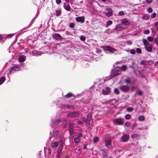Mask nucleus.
I'll return each mask as SVG.
<instances>
[{"label":"nucleus","instance_id":"obj_1","mask_svg":"<svg viewBox=\"0 0 158 158\" xmlns=\"http://www.w3.org/2000/svg\"><path fill=\"white\" fill-rule=\"evenodd\" d=\"M103 49L104 51L107 53H112L115 54H118L119 53V51L109 46H104L103 47Z\"/></svg>","mask_w":158,"mask_h":158},{"label":"nucleus","instance_id":"obj_2","mask_svg":"<svg viewBox=\"0 0 158 158\" xmlns=\"http://www.w3.org/2000/svg\"><path fill=\"white\" fill-rule=\"evenodd\" d=\"M61 119L57 118V117H52L51 119V122L50 124V126L53 128L57 126L61 122Z\"/></svg>","mask_w":158,"mask_h":158},{"label":"nucleus","instance_id":"obj_3","mask_svg":"<svg viewBox=\"0 0 158 158\" xmlns=\"http://www.w3.org/2000/svg\"><path fill=\"white\" fill-rule=\"evenodd\" d=\"M104 141L106 146L111 145L112 139L109 135L106 134L105 135Z\"/></svg>","mask_w":158,"mask_h":158},{"label":"nucleus","instance_id":"obj_4","mask_svg":"<svg viewBox=\"0 0 158 158\" xmlns=\"http://www.w3.org/2000/svg\"><path fill=\"white\" fill-rule=\"evenodd\" d=\"M20 69V66L18 64H15L11 68V70L7 73V76H8L9 74H12L14 73L15 72L18 71Z\"/></svg>","mask_w":158,"mask_h":158},{"label":"nucleus","instance_id":"obj_5","mask_svg":"<svg viewBox=\"0 0 158 158\" xmlns=\"http://www.w3.org/2000/svg\"><path fill=\"white\" fill-rule=\"evenodd\" d=\"M20 69V66L18 64H15L11 68V70L7 73V76H8L9 74H12L14 73L15 72L18 71Z\"/></svg>","mask_w":158,"mask_h":158},{"label":"nucleus","instance_id":"obj_6","mask_svg":"<svg viewBox=\"0 0 158 158\" xmlns=\"http://www.w3.org/2000/svg\"><path fill=\"white\" fill-rule=\"evenodd\" d=\"M79 113L78 111L68 112L66 114L67 116L76 118L78 117Z\"/></svg>","mask_w":158,"mask_h":158},{"label":"nucleus","instance_id":"obj_7","mask_svg":"<svg viewBox=\"0 0 158 158\" xmlns=\"http://www.w3.org/2000/svg\"><path fill=\"white\" fill-rule=\"evenodd\" d=\"M113 123L115 125H121L123 124L124 121L121 118H118L113 120Z\"/></svg>","mask_w":158,"mask_h":158},{"label":"nucleus","instance_id":"obj_8","mask_svg":"<svg viewBox=\"0 0 158 158\" xmlns=\"http://www.w3.org/2000/svg\"><path fill=\"white\" fill-rule=\"evenodd\" d=\"M68 128L69 133L70 134H72L74 131V124L73 122H69L68 125Z\"/></svg>","mask_w":158,"mask_h":158},{"label":"nucleus","instance_id":"obj_9","mask_svg":"<svg viewBox=\"0 0 158 158\" xmlns=\"http://www.w3.org/2000/svg\"><path fill=\"white\" fill-rule=\"evenodd\" d=\"M119 89L124 93H127L129 89V87L127 85H122L119 87Z\"/></svg>","mask_w":158,"mask_h":158},{"label":"nucleus","instance_id":"obj_10","mask_svg":"<svg viewBox=\"0 0 158 158\" xmlns=\"http://www.w3.org/2000/svg\"><path fill=\"white\" fill-rule=\"evenodd\" d=\"M92 117V114L91 113H89L87 115V119L85 121L86 126H88L90 124V121Z\"/></svg>","mask_w":158,"mask_h":158},{"label":"nucleus","instance_id":"obj_11","mask_svg":"<svg viewBox=\"0 0 158 158\" xmlns=\"http://www.w3.org/2000/svg\"><path fill=\"white\" fill-rule=\"evenodd\" d=\"M105 14L106 15L107 17H110L113 14L112 10L109 8H107L105 12Z\"/></svg>","mask_w":158,"mask_h":158},{"label":"nucleus","instance_id":"obj_12","mask_svg":"<svg viewBox=\"0 0 158 158\" xmlns=\"http://www.w3.org/2000/svg\"><path fill=\"white\" fill-rule=\"evenodd\" d=\"M59 107L61 109H70L71 107V106L68 104H62L59 106Z\"/></svg>","mask_w":158,"mask_h":158},{"label":"nucleus","instance_id":"obj_13","mask_svg":"<svg viewBox=\"0 0 158 158\" xmlns=\"http://www.w3.org/2000/svg\"><path fill=\"white\" fill-rule=\"evenodd\" d=\"M75 19L76 21L82 23L85 22V17L83 16L77 17Z\"/></svg>","mask_w":158,"mask_h":158},{"label":"nucleus","instance_id":"obj_14","mask_svg":"<svg viewBox=\"0 0 158 158\" xmlns=\"http://www.w3.org/2000/svg\"><path fill=\"white\" fill-rule=\"evenodd\" d=\"M110 92V89L108 87H106L102 90V93L104 95H107Z\"/></svg>","mask_w":158,"mask_h":158},{"label":"nucleus","instance_id":"obj_15","mask_svg":"<svg viewBox=\"0 0 158 158\" xmlns=\"http://www.w3.org/2000/svg\"><path fill=\"white\" fill-rule=\"evenodd\" d=\"M112 74H113L114 76H116L120 73V70L116 68L112 70Z\"/></svg>","mask_w":158,"mask_h":158},{"label":"nucleus","instance_id":"obj_16","mask_svg":"<svg viewBox=\"0 0 158 158\" xmlns=\"http://www.w3.org/2000/svg\"><path fill=\"white\" fill-rule=\"evenodd\" d=\"M129 139V136L127 135H124L121 137L122 140L123 142H126Z\"/></svg>","mask_w":158,"mask_h":158},{"label":"nucleus","instance_id":"obj_17","mask_svg":"<svg viewBox=\"0 0 158 158\" xmlns=\"http://www.w3.org/2000/svg\"><path fill=\"white\" fill-rule=\"evenodd\" d=\"M124 28L123 25V24H119L116 26L115 28V30L117 31H120Z\"/></svg>","mask_w":158,"mask_h":158},{"label":"nucleus","instance_id":"obj_18","mask_svg":"<svg viewBox=\"0 0 158 158\" xmlns=\"http://www.w3.org/2000/svg\"><path fill=\"white\" fill-rule=\"evenodd\" d=\"M53 37L57 40H60L62 38L61 36L58 33L54 34L53 35Z\"/></svg>","mask_w":158,"mask_h":158},{"label":"nucleus","instance_id":"obj_19","mask_svg":"<svg viewBox=\"0 0 158 158\" xmlns=\"http://www.w3.org/2000/svg\"><path fill=\"white\" fill-rule=\"evenodd\" d=\"M42 53L41 52L36 50H33L32 52V54L35 56H40Z\"/></svg>","mask_w":158,"mask_h":158},{"label":"nucleus","instance_id":"obj_20","mask_svg":"<svg viewBox=\"0 0 158 158\" xmlns=\"http://www.w3.org/2000/svg\"><path fill=\"white\" fill-rule=\"evenodd\" d=\"M102 158H105L107 156V154H108L107 152L104 149L102 150Z\"/></svg>","mask_w":158,"mask_h":158},{"label":"nucleus","instance_id":"obj_21","mask_svg":"<svg viewBox=\"0 0 158 158\" xmlns=\"http://www.w3.org/2000/svg\"><path fill=\"white\" fill-rule=\"evenodd\" d=\"M122 23L125 25L128 26L130 25V23L126 19H123L122 20Z\"/></svg>","mask_w":158,"mask_h":158},{"label":"nucleus","instance_id":"obj_22","mask_svg":"<svg viewBox=\"0 0 158 158\" xmlns=\"http://www.w3.org/2000/svg\"><path fill=\"white\" fill-rule=\"evenodd\" d=\"M72 97H73V98H72V99L74 100V99L75 98V97L74 95L71 93H69L67 94L65 96V97L66 98H69Z\"/></svg>","mask_w":158,"mask_h":158},{"label":"nucleus","instance_id":"obj_23","mask_svg":"<svg viewBox=\"0 0 158 158\" xmlns=\"http://www.w3.org/2000/svg\"><path fill=\"white\" fill-rule=\"evenodd\" d=\"M62 149L58 151L56 153V158H61V156L62 154Z\"/></svg>","mask_w":158,"mask_h":158},{"label":"nucleus","instance_id":"obj_24","mask_svg":"<svg viewBox=\"0 0 158 158\" xmlns=\"http://www.w3.org/2000/svg\"><path fill=\"white\" fill-rule=\"evenodd\" d=\"M152 45L149 46L148 45H146L145 46V49L148 52H150L152 51Z\"/></svg>","mask_w":158,"mask_h":158},{"label":"nucleus","instance_id":"obj_25","mask_svg":"<svg viewBox=\"0 0 158 158\" xmlns=\"http://www.w3.org/2000/svg\"><path fill=\"white\" fill-rule=\"evenodd\" d=\"M25 56H24L22 55L19 57V62H23L25 61Z\"/></svg>","mask_w":158,"mask_h":158},{"label":"nucleus","instance_id":"obj_26","mask_svg":"<svg viewBox=\"0 0 158 158\" xmlns=\"http://www.w3.org/2000/svg\"><path fill=\"white\" fill-rule=\"evenodd\" d=\"M59 131L58 130H53L52 133V135L54 137H56V136L59 134Z\"/></svg>","mask_w":158,"mask_h":158},{"label":"nucleus","instance_id":"obj_27","mask_svg":"<svg viewBox=\"0 0 158 158\" xmlns=\"http://www.w3.org/2000/svg\"><path fill=\"white\" fill-rule=\"evenodd\" d=\"M59 144V141H56L53 142L51 144L52 147L55 148L57 147L58 145Z\"/></svg>","mask_w":158,"mask_h":158},{"label":"nucleus","instance_id":"obj_28","mask_svg":"<svg viewBox=\"0 0 158 158\" xmlns=\"http://www.w3.org/2000/svg\"><path fill=\"white\" fill-rule=\"evenodd\" d=\"M125 82L127 84H131V81L129 77H127L125 80Z\"/></svg>","mask_w":158,"mask_h":158},{"label":"nucleus","instance_id":"obj_29","mask_svg":"<svg viewBox=\"0 0 158 158\" xmlns=\"http://www.w3.org/2000/svg\"><path fill=\"white\" fill-rule=\"evenodd\" d=\"M64 8L67 11H70L71 10L70 7L69 5H65V4H64Z\"/></svg>","mask_w":158,"mask_h":158},{"label":"nucleus","instance_id":"obj_30","mask_svg":"<svg viewBox=\"0 0 158 158\" xmlns=\"http://www.w3.org/2000/svg\"><path fill=\"white\" fill-rule=\"evenodd\" d=\"M74 141L76 143H79L80 141V139L78 137H75L74 138Z\"/></svg>","mask_w":158,"mask_h":158},{"label":"nucleus","instance_id":"obj_31","mask_svg":"<svg viewBox=\"0 0 158 158\" xmlns=\"http://www.w3.org/2000/svg\"><path fill=\"white\" fill-rule=\"evenodd\" d=\"M145 119V117L143 115L139 116V117L138 120L139 121H143Z\"/></svg>","mask_w":158,"mask_h":158},{"label":"nucleus","instance_id":"obj_32","mask_svg":"<svg viewBox=\"0 0 158 158\" xmlns=\"http://www.w3.org/2000/svg\"><path fill=\"white\" fill-rule=\"evenodd\" d=\"M143 44L145 45V46L146 45H148V44L149 43L146 39H143Z\"/></svg>","mask_w":158,"mask_h":158},{"label":"nucleus","instance_id":"obj_33","mask_svg":"<svg viewBox=\"0 0 158 158\" xmlns=\"http://www.w3.org/2000/svg\"><path fill=\"white\" fill-rule=\"evenodd\" d=\"M61 13V11L60 10H56V11L55 15L57 16H58L60 15Z\"/></svg>","mask_w":158,"mask_h":158},{"label":"nucleus","instance_id":"obj_34","mask_svg":"<svg viewBox=\"0 0 158 158\" xmlns=\"http://www.w3.org/2000/svg\"><path fill=\"white\" fill-rule=\"evenodd\" d=\"M5 78L4 77H2L0 79V85L2 84L4 81Z\"/></svg>","mask_w":158,"mask_h":158},{"label":"nucleus","instance_id":"obj_35","mask_svg":"<svg viewBox=\"0 0 158 158\" xmlns=\"http://www.w3.org/2000/svg\"><path fill=\"white\" fill-rule=\"evenodd\" d=\"M112 21L111 20H108L106 23V27H107L109 26L112 24Z\"/></svg>","mask_w":158,"mask_h":158},{"label":"nucleus","instance_id":"obj_36","mask_svg":"<svg viewBox=\"0 0 158 158\" xmlns=\"http://www.w3.org/2000/svg\"><path fill=\"white\" fill-rule=\"evenodd\" d=\"M99 138L98 137H94L93 139L94 143H96L99 141Z\"/></svg>","mask_w":158,"mask_h":158},{"label":"nucleus","instance_id":"obj_37","mask_svg":"<svg viewBox=\"0 0 158 158\" xmlns=\"http://www.w3.org/2000/svg\"><path fill=\"white\" fill-rule=\"evenodd\" d=\"M114 93L117 95H118L120 93L118 89L117 88H115L114 89Z\"/></svg>","mask_w":158,"mask_h":158},{"label":"nucleus","instance_id":"obj_38","mask_svg":"<svg viewBox=\"0 0 158 158\" xmlns=\"http://www.w3.org/2000/svg\"><path fill=\"white\" fill-rule=\"evenodd\" d=\"M127 69V67L126 65H123L121 67L120 69L123 71H125Z\"/></svg>","mask_w":158,"mask_h":158},{"label":"nucleus","instance_id":"obj_39","mask_svg":"<svg viewBox=\"0 0 158 158\" xmlns=\"http://www.w3.org/2000/svg\"><path fill=\"white\" fill-rule=\"evenodd\" d=\"M125 119L128 120L131 118V116L130 114H127L125 115Z\"/></svg>","mask_w":158,"mask_h":158},{"label":"nucleus","instance_id":"obj_40","mask_svg":"<svg viewBox=\"0 0 158 158\" xmlns=\"http://www.w3.org/2000/svg\"><path fill=\"white\" fill-rule=\"evenodd\" d=\"M127 111L128 112L132 111L133 110V108L131 107H129L127 108Z\"/></svg>","mask_w":158,"mask_h":158},{"label":"nucleus","instance_id":"obj_41","mask_svg":"<svg viewBox=\"0 0 158 158\" xmlns=\"http://www.w3.org/2000/svg\"><path fill=\"white\" fill-rule=\"evenodd\" d=\"M136 52L137 53L140 54L142 52V50L140 48H137L136 49Z\"/></svg>","mask_w":158,"mask_h":158},{"label":"nucleus","instance_id":"obj_42","mask_svg":"<svg viewBox=\"0 0 158 158\" xmlns=\"http://www.w3.org/2000/svg\"><path fill=\"white\" fill-rule=\"evenodd\" d=\"M130 124H131L129 122H127L124 124V127H129L130 126Z\"/></svg>","mask_w":158,"mask_h":158},{"label":"nucleus","instance_id":"obj_43","mask_svg":"<svg viewBox=\"0 0 158 158\" xmlns=\"http://www.w3.org/2000/svg\"><path fill=\"white\" fill-rule=\"evenodd\" d=\"M80 39L81 40L84 41L85 40V36L81 35L80 37Z\"/></svg>","mask_w":158,"mask_h":158},{"label":"nucleus","instance_id":"obj_44","mask_svg":"<svg viewBox=\"0 0 158 158\" xmlns=\"http://www.w3.org/2000/svg\"><path fill=\"white\" fill-rule=\"evenodd\" d=\"M69 27L72 28H73L74 27V24L73 23H69Z\"/></svg>","mask_w":158,"mask_h":158},{"label":"nucleus","instance_id":"obj_45","mask_svg":"<svg viewBox=\"0 0 158 158\" xmlns=\"http://www.w3.org/2000/svg\"><path fill=\"white\" fill-rule=\"evenodd\" d=\"M124 15V13L123 11H121L119 12L118 13V15L120 16H121Z\"/></svg>","mask_w":158,"mask_h":158},{"label":"nucleus","instance_id":"obj_46","mask_svg":"<svg viewBox=\"0 0 158 158\" xmlns=\"http://www.w3.org/2000/svg\"><path fill=\"white\" fill-rule=\"evenodd\" d=\"M137 93L139 96H142L143 94V92L140 90H138Z\"/></svg>","mask_w":158,"mask_h":158},{"label":"nucleus","instance_id":"obj_47","mask_svg":"<svg viewBox=\"0 0 158 158\" xmlns=\"http://www.w3.org/2000/svg\"><path fill=\"white\" fill-rule=\"evenodd\" d=\"M130 53L132 54H134L135 53V49H132L130 51Z\"/></svg>","mask_w":158,"mask_h":158},{"label":"nucleus","instance_id":"obj_48","mask_svg":"<svg viewBox=\"0 0 158 158\" xmlns=\"http://www.w3.org/2000/svg\"><path fill=\"white\" fill-rule=\"evenodd\" d=\"M156 14L155 13H154L153 14H152L151 15V17L153 19L156 16Z\"/></svg>","mask_w":158,"mask_h":158},{"label":"nucleus","instance_id":"obj_49","mask_svg":"<svg viewBox=\"0 0 158 158\" xmlns=\"http://www.w3.org/2000/svg\"><path fill=\"white\" fill-rule=\"evenodd\" d=\"M84 122V120H83V122L81 121L80 120H79L77 121V123L79 125H82L83 124Z\"/></svg>","mask_w":158,"mask_h":158},{"label":"nucleus","instance_id":"obj_50","mask_svg":"<svg viewBox=\"0 0 158 158\" xmlns=\"http://www.w3.org/2000/svg\"><path fill=\"white\" fill-rule=\"evenodd\" d=\"M148 40L150 42H152L153 40V39L152 37L148 36Z\"/></svg>","mask_w":158,"mask_h":158},{"label":"nucleus","instance_id":"obj_51","mask_svg":"<svg viewBox=\"0 0 158 158\" xmlns=\"http://www.w3.org/2000/svg\"><path fill=\"white\" fill-rule=\"evenodd\" d=\"M148 11L149 13H151L152 12V9L151 8L149 7L148 9Z\"/></svg>","mask_w":158,"mask_h":158},{"label":"nucleus","instance_id":"obj_52","mask_svg":"<svg viewBox=\"0 0 158 158\" xmlns=\"http://www.w3.org/2000/svg\"><path fill=\"white\" fill-rule=\"evenodd\" d=\"M149 33V31L148 30H145L144 31V33L145 34H148Z\"/></svg>","mask_w":158,"mask_h":158},{"label":"nucleus","instance_id":"obj_53","mask_svg":"<svg viewBox=\"0 0 158 158\" xmlns=\"http://www.w3.org/2000/svg\"><path fill=\"white\" fill-rule=\"evenodd\" d=\"M143 18L144 19H148V15H145L143 16Z\"/></svg>","mask_w":158,"mask_h":158},{"label":"nucleus","instance_id":"obj_54","mask_svg":"<svg viewBox=\"0 0 158 158\" xmlns=\"http://www.w3.org/2000/svg\"><path fill=\"white\" fill-rule=\"evenodd\" d=\"M77 137L81 138L82 136V134L81 133H79L77 134Z\"/></svg>","mask_w":158,"mask_h":158},{"label":"nucleus","instance_id":"obj_55","mask_svg":"<svg viewBox=\"0 0 158 158\" xmlns=\"http://www.w3.org/2000/svg\"><path fill=\"white\" fill-rule=\"evenodd\" d=\"M155 42L156 44L158 45V37H157L155 39Z\"/></svg>","mask_w":158,"mask_h":158},{"label":"nucleus","instance_id":"obj_56","mask_svg":"<svg viewBox=\"0 0 158 158\" xmlns=\"http://www.w3.org/2000/svg\"><path fill=\"white\" fill-rule=\"evenodd\" d=\"M152 0H146V2L147 3L150 4L152 2Z\"/></svg>","mask_w":158,"mask_h":158},{"label":"nucleus","instance_id":"obj_57","mask_svg":"<svg viewBox=\"0 0 158 158\" xmlns=\"http://www.w3.org/2000/svg\"><path fill=\"white\" fill-rule=\"evenodd\" d=\"M56 3L57 4H59L61 3V0H56Z\"/></svg>","mask_w":158,"mask_h":158},{"label":"nucleus","instance_id":"obj_58","mask_svg":"<svg viewBox=\"0 0 158 158\" xmlns=\"http://www.w3.org/2000/svg\"><path fill=\"white\" fill-rule=\"evenodd\" d=\"M83 146V148H84V149H85V150L87 149V145L85 143L84 144Z\"/></svg>","mask_w":158,"mask_h":158},{"label":"nucleus","instance_id":"obj_59","mask_svg":"<svg viewBox=\"0 0 158 158\" xmlns=\"http://www.w3.org/2000/svg\"><path fill=\"white\" fill-rule=\"evenodd\" d=\"M14 34H8L7 35V37H10L12 36L13 35H14Z\"/></svg>","mask_w":158,"mask_h":158},{"label":"nucleus","instance_id":"obj_60","mask_svg":"<svg viewBox=\"0 0 158 158\" xmlns=\"http://www.w3.org/2000/svg\"><path fill=\"white\" fill-rule=\"evenodd\" d=\"M135 86L132 87L131 89V91H134L135 90Z\"/></svg>","mask_w":158,"mask_h":158},{"label":"nucleus","instance_id":"obj_61","mask_svg":"<svg viewBox=\"0 0 158 158\" xmlns=\"http://www.w3.org/2000/svg\"><path fill=\"white\" fill-rule=\"evenodd\" d=\"M137 136V134H134V135H131V137L132 138H135V137H136Z\"/></svg>","mask_w":158,"mask_h":158},{"label":"nucleus","instance_id":"obj_62","mask_svg":"<svg viewBox=\"0 0 158 158\" xmlns=\"http://www.w3.org/2000/svg\"><path fill=\"white\" fill-rule=\"evenodd\" d=\"M155 26V27H157V26L158 25V22H157L154 23Z\"/></svg>","mask_w":158,"mask_h":158},{"label":"nucleus","instance_id":"obj_63","mask_svg":"<svg viewBox=\"0 0 158 158\" xmlns=\"http://www.w3.org/2000/svg\"><path fill=\"white\" fill-rule=\"evenodd\" d=\"M52 150L50 149H49L48 152L49 154H51L52 153Z\"/></svg>","mask_w":158,"mask_h":158},{"label":"nucleus","instance_id":"obj_64","mask_svg":"<svg viewBox=\"0 0 158 158\" xmlns=\"http://www.w3.org/2000/svg\"><path fill=\"white\" fill-rule=\"evenodd\" d=\"M78 151L79 152V153H81V149H79L78 150Z\"/></svg>","mask_w":158,"mask_h":158}]
</instances>
